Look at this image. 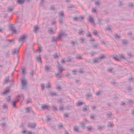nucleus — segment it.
Masks as SVG:
<instances>
[{
    "label": "nucleus",
    "instance_id": "f257e3e1",
    "mask_svg": "<svg viewBox=\"0 0 134 134\" xmlns=\"http://www.w3.org/2000/svg\"><path fill=\"white\" fill-rule=\"evenodd\" d=\"M20 97L22 98L21 99L22 100H24V97L23 94H21L20 95H18L16 98L12 102L13 104V107L14 108H16V103L19 100L18 97Z\"/></svg>",
    "mask_w": 134,
    "mask_h": 134
},
{
    "label": "nucleus",
    "instance_id": "f03ea898",
    "mask_svg": "<svg viewBox=\"0 0 134 134\" xmlns=\"http://www.w3.org/2000/svg\"><path fill=\"white\" fill-rule=\"evenodd\" d=\"M27 38V36L26 35H23L20 38L19 41L20 43L22 45L24 42H25Z\"/></svg>",
    "mask_w": 134,
    "mask_h": 134
},
{
    "label": "nucleus",
    "instance_id": "7ed1b4c3",
    "mask_svg": "<svg viewBox=\"0 0 134 134\" xmlns=\"http://www.w3.org/2000/svg\"><path fill=\"white\" fill-rule=\"evenodd\" d=\"M59 16L60 18L59 21L60 24H63V19L64 18V13L61 11L59 14Z\"/></svg>",
    "mask_w": 134,
    "mask_h": 134
},
{
    "label": "nucleus",
    "instance_id": "20e7f679",
    "mask_svg": "<svg viewBox=\"0 0 134 134\" xmlns=\"http://www.w3.org/2000/svg\"><path fill=\"white\" fill-rule=\"evenodd\" d=\"M21 81L22 85V89H24L26 87L27 84V80L25 78H23L22 79Z\"/></svg>",
    "mask_w": 134,
    "mask_h": 134
},
{
    "label": "nucleus",
    "instance_id": "39448f33",
    "mask_svg": "<svg viewBox=\"0 0 134 134\" xmlns=\"http://www.w3.org/2000/svg\"><path fill=\"white\" fill-rule=\"evenodd\" d=\"M105 58L104 56L103 55L99 57L98 58L94 59L93 60V63H98L100 62L101 60L104 59Z\"/></svg>",
    "mask_w": 134,
    "mask_h": 134
},
{
    "label": "nucleus",
    "instance_id": "423d86ee",
    "mask_svg": "<svg viewBox=\"0 0 134 134\" xmlns=\"http://www.w3.org/2000/svg\"><path fill=\"white\" fill-rule=\"evenodd\" d=\"M114 58L116 60L118 61H120L121 59L124 58V56L122 54H119L118 56L116 55H114Z\"/></svg>",
    "mask_w": 134,
    "mask_h": 134
},
{
    "label": "nucleus",
    "instance_id": "0eeeda50",
    "mask_svg": "<svg viewBox=\"0 0 134 134\" xmlns=\"http://www.w3.org/2000/svg\"><path fill=\"white\" fill-rule=\"evenodd\" d=\"M58 67L59 72L56 74V75L57 76L60 75L62 72L63 70H64V69L62 67L60 66L59 64H58Z\"/></svg>",
    "mask_w": 134,
    "mask_h": 134
},
{
    "label": "nucleus",
    "instance_id": "6e6552de",
    "mask_svg": "<svg viewBox=\"0 0 134 134\" xmlns=\"http://www.w3.org/2000/svg\"><path fill=\"white\" fill-rule=\"evenodd\" d=\"M67 36V34L64 32H60L59 35V38L61 39L62 38L65 37Z\"/></svg>",
    "mask_w": 134,
    "mask_h": 134
},
{
    "label": "nucleus",
    "instance_id": "1a4fd4ad",
    "mask_svg": "<svg viewBox=\"0 0 134 134\" xmlns=\"http://www.w3.org/2000/svg\"><path fill=\"white\" fill-rule=\"evenodd\" d=\"M41 86L42 90H43L44 87L47 88H49L51 87V85L50 83L49 82L48 83L47 85H46L45 86H44V85L43 84H42L41 85Z\"/></svg>",
    "mask_w": 134,
    "mask_h": 134
},
{
    "label": "nucleus",
    "instance_id": "9d476101",
    "mask_svg": "<svg viewBox=\"0 0 134 134\" xmlns=\"http://www.w3.org/2000/svg\"><path fill=\"white\" fill-rule=\"evenodd\" d=\"M56 30V27L55 26L54 29H53L52 28L49 29L48 30V32L50 34H53L55 32V31Z\"/></svg>",
    "mask_w": 134,
    "mask_h": 134
},
{
    "label": "nucleus",
    "instance_id": "9b49d317",
    "mask_svg": "<svg viewBox=\"0 0 134 134\" xmlns=\"http://www.w3.org/2000/svg\"><path fill=\"white\" fill-rule=\"evenodd\" d=\"M73 18L74 20L75 21H81L83 19V17L82 16H81L79 17H74Z\"/></svg>",
    "mask_w": 134,
    "mask_h": 134
},
{
    "label": "nucleus",
    "instance_id": "f8f14e48",
    "mask_svg": "<svg viewBox=\"0 0 134 134\" xmlns=\"http://www.w3.org/2000/svg\"><path fill=\"white\" fill-rule=\"evenodd\" d=\"M10 30L14 34H16L17 33V32L15 29V27L13 25H11L10 27Z\"/></svg>",
    "mask_w": 134,
    "mask_h": 134
},
{
    "label": "nucleus",
    "instance_id": "ddd939ff",
    "mask_svg": "<svg viewBox=\"0 0 134 134\" xmlns=\"http://www.w3.org/2000/svg\"><path fill=\"white\" fill-rule=\"evenodd\" d=\"M28 126L32 128H34L36 126V124L35 123H29L28 124Z\"/></svg>",
    "mask_w": 134,
    "mask_h": 134
},
{
    "label": "nucleus",
    "instance_id": "4468645a",
    "mask_svg": "<svg viewBox=\"0 0 134 134\" xmlns=\"http://www.w3.org/2000/svg\"><path fill=\"white\" fill-rule=\"evenodd\" d=\"M88 19L90 22L91 23L92 25L94 26L95 25L94 20L91 16H89Z\"/></svg>",
    "mask_w": 134,
    "mask_h": 134
},
{
    "label": "nucleus",
    "instance_id": "2eb2a0df",
    "mask_svg": "<svg viewBox=\"0 0 134 134\" xmlns=\"http://www.w3.org/2000/svg\"><path fill=\"white\" fill-rule=\"evenodd\" d=\"M48 108V106L46 104L43 105L41 107V108L43 110L47 109Z\"/></svg>",
    "mask_w": 134,
    "mask_h": 134
},
{
    "label": "nucleus",
    "instance_id": "dca6fc26",
    "mask_svg": "<svg viewBox=\"0 0 134 134\" xmlns=\"http://www.w3.org/2000/svg\"><path fill=\"white\" fill-rule=\"evenodd\" d=\"M59 39H60L59 38V36L57 37H52L51 38V40L53 42H54L57 41Z\"/></svg>",
    "mask_w": 134,
    "mask_h": 134
},
{
    "label": "nucleus",
    "instance_id": "f3484780",
    "mask_svg": "<svg viewBox=\"0 0 134 134\" xmlns=\"http://www.w3.org/2000/svg\"><path fill=\"white\" fill-rule=\"evenodd\" d=\"M85 31H83L81 29H80L78 31L79 34L80 35H83L85 34Z\"/></svg>",
    "mask_w": 134,
    "mask_h": 134
},
{
    "label": "nucleus",
    "instance_id": "a211bd4d",
    "mask_svg": "<svg viewBox=\"0 0 134 134\" xmlns=\"http://www.w3.org/2000/svg\"><path fill=\"white\" fill-rule=\"evenodd\" d=\"M32 111V109L31 107H27L25 109L26 113H28Z\"/></svg>",
    "mask_w": 134,
    "mask_h": 134
},
{
    "label": "nucleus",
    "instance_id": "6ab92c4d",
    "mask_svg": "<svg viewBox=\"0 0 134 134\" xmlns=\"http://www.w3.org/2000/svg\"><path fill=\"white\" fill-rule=\"evenodd\" d=\"M20 48H16L15 49L13 52V54H18L19 52Z\"/></svg>",
    "mask_w": 134,
    "mask_h": 134
},
{
    "label": "nucleus",
    "instance_id": "aec40b11",
    "mask_svg": "<svg viewBox=\"0 0 134 134\" xmlns=\"http://www.w3.org/2000/svg\"><path fill=\"white\" fill-rule=\"evenodd\" d=\"M36 59L38 62H39L40 63H42L41 58L40 55H39L37 57Z\"/></svg>",
    "mask_w": 134,
    "mask_h": 134
},
{
    "label": "nucleus",
    "instance_id": "412c9836",
    "mask_svg": "<svg viewBox=\"0 0 134 134\" xmlns=\"http://www.w3.org/2000/svg\"><path fill=\"white\" fill-rule=\"evenodd\" d=\"M9 87H7L5 90V91L3 93V94H6L9 91Z\"/></svg>",
    "mask_w": 134,
    "mask_h": 134
},
{
    "label": "nucleus",
    "instance_id": "4be33fe9",
    "mask_svg": "<svg viewBox=\"0 0 134 134\" xmlns=\"http://www.w3.org/2000/svg\"><path fill=\"white\" fill-rule=\"evenodd\" d=\"M14 8L13 7H9L8 8V11L9 12H12L14 9Z\"/></svg>",
    "mask_w": 134,
    "mask_h": 134
},
{
    "label": "nucleus",
    "instance_id": "5701e85b",
    "mask_svg": "<svg viewBox=\"0 0 134 134\" xmlns=\"http://www.w3.org/2000/svg\"><path fill=\"white\" fill-rule=\"evenodd\" d=\"M50 94L52 96H57V94L54 92H50Z\"/></svg>",
    "mask_w": 134,
    "mask_h": 134
},
{
    "label": "nucleus",
    "instance_id": "b1692460",
    "mask_svg": "<svg viewBox=\"0 0 134 134\" xmlns=\"http://www.w3.org/2000/svg\"><path fill=\"white\" fill-rule=\"evenodd\" d=\"M3 109L4 110L7 109L8 108L7 105L6 104H3Z\"/></svg>",
    "mask_w": 134,
    "mask_h": 134
},
{
    "label": "nucleus",
    "instance_id": "393cba45",
    "mask_svg": "<svg viewBox=\"0 0 134 134\" xmlns=\"http://www.w3.org/2000/svg\"><path fill=\"white\" fill-rule=\"evenodd\" d=\"M38 27L37 26H35L34 27V31L36 32L38 29Z\"/></svg>",
    "mask_w": 134,
    "mask_h": 134
},
{
    "label": "nucleus",
    "instance_id": "a878e982",
    "mask_svg": "<svg viewBox=\"0 0 134 134\" xmlns=\"http://www.w3.org/2000/svg\"><path fill=\"white\" fill-rule=\"evenodd\" d=\"M24 1V0H18V3L19 4H22Z\"/></svg>",
    "mask_w": 134,
    "mask_h": 134
},
{
    "label": "nucleus",
    "instance_id": "bb28decb",
    "mask_svg": "<svg viewBox=\"0 0 134 134\" xmlns=\"http://www.w3.org/2000/svg\"><path fill=\"white\" fill-rule=\"evenodd\" d=\"M92 96V94L90 93H89L86 95V96L87 99H88L89 97H91Z\"/></svg>",
    "mask_w": 134,
    "mask_h": 134
},
{
    "label": "nucleus",
    "instance_id": "cd10ccee",
    "mask_svg": "<svg viewBox=\"0 0 134 134\" xmlns=\"http://www.w3.org/2000/svg\"><path fill=\"white\" fill-rule=\"evenodd\" d=\"M108 126L109 127H113L114 126V125L112 123L109 122L108 125Z\"/></svg>",
    "mask_w": 134,
    "mask_h": 134
},
{
    "label": "nucleus",
    "instance_id": "c85d7f7f",
    "mask_svg": "<svg viewBox=\"0 0 134 134\" xmlns=\"http://www.w3.org/2000/svg\"><path fill=\"white\" fill-rule=\"evenodd\" d=\"M99 45L98 44H95V45L93 46V48H99Z\"/></svg>",
    "mask_w": 134,
    "mask_h": 134
},
{
    "label": "nucleus",
    "instance_id": "c756f323",
    "mask_svg": "<svg viewBox=\"0 0 134 134\" xmlns=\"http://www.w3.org/2000/svg\"><path fill=\"white\" fill-rule=\"evenodd\" d=\"M93 34L95 35L96 36H97L98 35L97 31L96 30H94L93 32Z\"/></svg>",
    "mask_w": 134,
    "mask_h": 134
},
{
    "label": "nucleus",
    "instance_id": "7c9ffc66",
    "mask_svg": "<svg viewBox=\"0 0 134 134\" xmlns=\"http://www.w3.org/2000/svg\"><path fill=\"white\" fill-rule=\"evenodd\" d=\"M31 99L30 98L28 99L26 101V103L28 104L31 102Z\"/></svg>",
    "mask_w": 134,
    "mask_h": 134
},
{
    "label": "nucleus",
    "instance_id": "2f4dec72",
    "mask_svg": "<svg viewBox=\"0 0 134 134\" xmlns=\"http://www.w3.org/2000/svg\"><path fill=\"white\" fill-rule=\"evenodd\" d=\"M80 42L81 43H83L84 42L85 38H81L80 39Z\"/></svg>",
    "mask_w": 134,
    "mask_h": 134
},
{
    "label": "nucleus",
    "instance_id": "473e14b6",
    "mask_svg": "<svg viewBox=\"0 0 134 134\" xmlns=\"http://www.w3.org/2000/svg\"><path fill=\"white\" fill-rule=\"evenodd\" d=\"M104 127V126H98V130H100Z\"/></svg>",
    "mask_w": 134,
    "mask_h": 134
},
{
    "label": "nucleus",
    "instance_id": "72a5a7b5",
    "mask_svg": "<svg viewBox=\"0 0 134 134\" xmlns=\"http://www.w3.org/2000/svg\"><path fill=\"white\" fill-rule=\"evenodd\" d=\"M9 80V77H7L6 78L5 80L4 81V82L5 83H7L8 81Z\"/></svg>",
    "mask_w": 134,
    "mask_h": 134
},
{
    "label": "nucleus",
    "instance_id": "f704fd0d",
    "mask_svg": "<svg viewBox=\"0 0 134 134\" xmlns=\"http://www.w3.org/2000/svg\"><path fill=\"white\" fill-rule=\"evenodd\" d=\"M76 58L77 59H81L82 58L81 57L80 55H77Z\"/></svg>",
    "mask_w": 134,
    "mask_h": 134
},
{
    "label": "nucleus",
    "instance_id": "c9c22d12",
    "mask_svg": "<svg viewBox=\"0 0 134 134\" xmlns=\"http://www.w3.org/2000/svg\"><path fill=\"white\" fill-rule=\"evenodd\" d=\"M85 123L84 122H82L81 124V127L84 128Z\"/></svg>",
    "mask_w": 134,
    "mask_h": 134
},
{
    "label": "nucleus",
    "instance_id": "e433bc0d",
    "mask_svg": "<svg viewBox=\"0 0 134 134\" xmlns=\"http://www.w3.org/2000/svg\"><path fill=\"white\" fill-rule=\"evenodd\" d=\"M56 22L55 21H51V23L52 25H53L56 24Z\"/></svg>",
    "mask_w": 134,
    "mask_h": 134
},
{
    "label": "nucleus",
    "instance_id": "4c0bfd02",
    "mask_svg": "<svg viewBox=\"0 0 134 134\" xmlns=\"http://www.w3.org/2000/svg\"><path fill=\"white\" fill-rule=\"evenodd\" d=\"M113 69L112 68H109L108 69V70L109 72H111V71L113 70Z\"/></svg>",
    "mask_w": 134,
    "mask_h": 134
},
{
    "label": "nucleus",
    "instance_id": "58836bf2",
    "mask_svg": "<svg viewBox=\"0 0 134 134\" xmlns=\"http://www.w3.org/2000/svg\"><path fill=\"white\" fill-rule=\"evenodd\" d=\"M49 68H50L49 67H48L47 65L45 67V70L48 71L49 70Z\"/></svg>",
    "mask_w": 134,
    "mask_h": 134
},
{
    "label": "nucleus",
    "instance_id": "ea45409f",
    "mask_svg": "<svg viewBox=\"0 0 134 134\" xmlns=\"http://www.w3.org/2000/svg\"><path fill=\"white\" fill-rule=\"evenodd\" d=\"M74 131H76V132H77L78 131V129L77 127H75L74 128Z\"/></svg>",
    "mask_w": 134,
    "mask_h": 134
},
{
    "label": "nucleus",
    "instance_id": "a19ab883",
    "mask_svg": "<svg viewBox=\"0 0 134 134\" xmlns=\"http://www.w3.org/2000/svg\"><path fill=\"white\" fill-rule=\"evenodd\" d=\"M5 29L4 28H0V32H2Z\"/></svg>",
    "mask_w": 134,
    "mask_h": 134
},
{
    "label": "nucleus",
    "instance_id": "79ce46f5",
    "mask_svg": "<svg viewBox=\"0 0 134 134\" xmlns=\"http://www.w3.org/2000/svg\"><path fill=\"white\" fill-rule=\"evenodd\" d=\"M83 104V103L82 102H78L77 104V106H80Z\"/></svg>",
    "mask_w": 134,
    "mask_h": 134
},
{
    "label": "nucleus",
    "instance_id": "37998d69",
    "mask_svg": "<svg viewBox=\"0 0 134 134\" xmlns=\"http://www.w3.org/2000/svg\"><path fill=\"white\" fill-rule=\"evenodd\" d=\"M122 42H123V43L124 44H127L128 42V41H126V40H123L122 41Z\"/></svg>",
    "mask_w": 134,
    "mask_h": 134
},
{
    "label": "nucleus",
    "instance_id": "c03bdc74",
    "mask_svg": "<svg viewBox=\"0 0 134 134\" xmlns=\"http://www.w3.org/2000/svg\"><path fill=\"white\" fill-rule=\"evenodd\" d=\"M107 115L108 118H110L111 117V113L110 114H108Z\"/></svg>",
    "mask_w": 134,
    "mask_h": 134
},
{
    "label": "nucleus",
    "instance_id": "a18cd8bd",
    "mask_svg": "<svg viewBox=\"0 0 134 134\" xmlns=\"http://www.w3.org/2000/svg\"><path fill=\"white\" fill-rule=\"evenodd\" d=\"M58 102L59 103H62L63 102V99H60L58 100Z\"/></svg>",
    "mask_w": 134,
    "mask_h": 134
},
{
    "label": "nucleus",
    "instance_id": "49530a36",
    "mask_svg": "<svg viewBox=\"0 0 134 134\" xmlns=\"http://www.w3.org/2000/svg\"><path fill=\"white\" fill-rule=\"evenodd\" d=\"M115 37L116 39H119L120 38V36L117 35H116L115 36Z\"/></svg>",
    "mask_w": 134,
    "mask_h": 134
},
{
    "label": "nucleus",
    "instance_id": "de8ad7c7",
    "mask_svg": "<svg viewBox=\"0 0 134 134\" xmlns=\"http://www.w3.org/2000/svg\"><path fill=\"white\" fill-rule=\"evenodd\" d=\"M127 55L131 57L132 56V53L130 52H128L127 53Z\"/></svg>",
    "mask_w": 134,
    "mask_h": 134
},
{
    "label": "nucleus",
    "instance_id": "09e8293b",
    "mask_svg": "<svg viewBox=\"0 0 134 134\" xmlns=\"http://www.w3.org/2000/svg\"><path fill=\"white\" fill-rule=\"evenodd\" d=\"M58 127L59 128H61L63 127V126L61 124H60L58 125Z\"/></svg>",
    "mask_w": 134,
    "mask_h": 134
},
{
    "label": "nucleus",
    "instance_id": "8fccbe9b",
    "mask_svg": "<svg viewBox=\"0 0 134 134\" xmlns=\"http://www.w3.org/2000/svg\"><path fill=\"white\" fill-rule=\"evenodd\" d=\"M92 12L93 13H96V10L95 9H94V8H93L92 9Z\"/></svg>",
    "mask_w": 134,
    "mask_h": 134
},
{
    "label": "nucleus",
    "instance_id": "3c124183",
    "mask_svg": "<svg viewBox=\"0 0 134 134\" xmlns=\"http://www.w3.org/2000/svg\"><path fill=\"white\" fill-rule=\"evenodd\" d=\"M95 4L96 5H99V1H97L95 2Z\"/></svg>",
    "mask_w": 134,
    "mask_h": 134
},
{
    "label": "nucleus",
    "instance_id": "603ef678",
    "mask_svg": "<svg viewBox=\"0 0 134 134\" xmlns=\"http://www.w3.org/2000/svg\"><path fill=\"white\" fill-rule=\"evenodd\" d=\"M22 71L23 72V73L24 74H25V68H23L22 69Z\"/></svg>",
    "mask_w": 134,
    "mask_h": 134
},
{
    "label": "nucleus",
    "instance_id": "864d4df0",
    "mask_svg": "<svg viewBox=\"0 0 134 134\" xmlns=\"http://www.w3.org/2000/svg\"><path fill=\"white\" fill-rule=\"evenodd\" d=\"M92 127L91 126H89L87 127V129L88 130H90L91 129Z\"/></svg>",
    "mask_w": 134,
    "mask_h": 134
},
{
    "label": "nucleus",
    "instance_id": "5fc2aeb1",
    "mask_svg": "<svg viewBox=\"0 0 134 134\" xmlns=\"http://www.w3.org/2000/svg\"><path fill=\"white\" fill-rule=\"evenodd\" d=\"M129 6L131 7H133V3H130L129 4Z\"/></svg>",
    "mask_w": 134,
    "mask_h": 134
},
{
    "label": "nucleus",
    "instance_id": "6e6d98bb",
    "mask_svg": "<svg viewBox=\"0 0 134 134\" xmlns=\"http://www.w3.org/2000/svg\"><path fill=\"white\" fill-rule=\"evenodd\" d=\"M58 57V56L57 54H55L54 55V57L56 58Z\"/></svg>",
    "mask_w": 134,
    "mask_h": 134
},
{
    "label": "nucleus",
    "instance_id": "4d7b16f0",
    "mask_svg": "<svg viewBox=\"0 0 134 134\" xmlns=\"http://www.w3.org/2000/svg\"><path fill=\"white\" fill-rule=\"evenodd\" d=\"M38 51H39L40 53L41 52V47H39V49Z\"/></svg>",
    "mask_w": 134,
    "mask_h": 134
},
{
    "label": "nucleus",
    "instance_id": "13d9d810",
    "mask_svg": "<svg viewBox=\"0 0 134 134\" xmlns=\"http://www.w3.org/2000/svg\"><path fill=\"white\" fill-rule=\"evenodd\" d=\"M64 116L66 117H67L68 116V114L67 113H65L64 114Z\"/></svg>",
    "mask_w": 134,
    "mask_h": 134
},
{
    "label": "nucleus",
    "instance_id": "bf43d9fd",
    "mask_svg": "<svg viewBox=\"0 0 134 134\" xmlns=\"http://www.w3.org/2000/svg\"><path fill=\"white\" fill-rule=\"evenodd\" d=\"M90 118L92 119H93L94 118V116L93 115H92L90 116Z\"/></svg>",
    "mask_w": 134,
    "mask_h": 134
},
{
    "label": "nucleus",
    "instance_id": "052dcab7",
    "mask_svg": "<svg viewBox=\"0 0 134 134\" xmlns=\"http://www.w3.org/2000/svg\"><path fill=\"white\" fill-rule=\"evenodd\" d=\"M7 100L8 101H10V97L9 96H8L7 98Z\"/></svg>",
    "mask_w": 134,
    "mask_h": 134
},
{
    "label": "nucleus",
    "instance_id": "680f3d73",
    "mask_svg": "<svg viewBox=\"0 0 134 134\" xmlns=\"http://www.w3.org/2000/svg\"><path fill=\"white\" fill-rule=\"evenodd\" d=\"M63 110V108L62 107H60L59 108V110L61 111H62Z\"/></svg>",
    "mask_w": 134,
    "mask_h": 134
},
{
    "label": "nucleus",
    "instance_id": "e2e57ef3",
    "mask_svg": "<svg viewBox=\"0 0 134 134\" xmlns=\"http://www.w3.org/2000/svg\"><path fill=\"white\" fill-rule=\"evenodd\" d=\"M83 111H85L87 110V109L86 108H83Z\"/></svg>",
    "mask_w": 134,
    "mask_h": 134
},
{
    "label": "nucleus",
    "instance_id": "0e129e2a",
    "mask_svg": "<svg viewBox=\"0 0 134 134\" xmlns=\"http://www.w3.org/2000/svg\"><path fill=\"white\" fill-rule=\"evenodd\" d=\"M100 93V91H99L98 92L96 93V95L97 96H98L99 95V94Z\"/></svg>",
    "mask_w": 134,
    "mask_h": 134
},
{
    "label": "nucleus",
    "instance_id": "69168bd1",
    "mask_svg": "<svg viewBox=\"0 0 134 134\" xmlns=\"http://www.w3.org/2000/svg\"><path fill=\"white\" fill-rule=\"evenodd\" d=\"M34 74V71H31L30 72V74L32 75H33Z\"/></svg>",
    "mask_w": 134,
    "mask_h": 134
},
{
    "label": "nucleus",
    "instance_id": "338daca9",
    "mask_svg": "<svg viewBox=\"0 0 134 134\" xmlns=\"http://www.w3.org/2000/svg\"><path fill=\"white\" fill-rule=\"evenodd\" d=\"M96 53H94V52H92L91 53V54L92 55V56H93V55Z\"/></svg>",
    "mask_w": 134,
    "mask_h": 134
},
{
    "label": "nucleus",
    "instance_id": "774afa93",
    "mask_svg": "<svg viewBox=\"0 0 134 134\" xmlns=\"http://www.w3.org/2000/svg\"><path fill=\"white\" fill-rule=\"evenodd\" d=\"M51 9H54V6H52L51 7Z\"/></svg>",
    "mask_w": 134,
    "mask_h": 134
}]
</instances>
